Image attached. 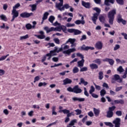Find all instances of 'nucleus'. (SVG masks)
I'll return each mask as SVG.
<instances>
[{
	"label": "nucleus",
	"instance_id": "nucleus-1",
	"mask_svg": "<svg viewBox=\"0 0 127 127\" xmlns=\"http://www.w3.org/2000/svg\"><path fill=\"white\" fill-rule=\"evenodd\" d=\"M59 1H60V2L56 3V7L59 10H60V11H62V10H65V8H66V9H68V8L71 7V6H70L68 3L64 4L63 5V3L64 2L63 0H59ZM61 6L63 7H61Z\"/></svg>",
	"mask_w": 127,
	"mask_h": 127
},
{
	"label": "nucleus",
	"instance_id": "nucleus-2",
	"mask_svg": "<svg viewBox=\"0 0 127 127\" xmlns=\"http://www.w3.org/2000/svg\"><path fill=\"white\" fill-rule=\"evenodd\" d=\"M117 14V10L116 9L112 10L109 11L107 14V16L109 18V23L111 25L114 24V20L115 19V14Z\"/></svg>",
	"mask_w": 127,
	"mask_h": 127
},
{
	"label": "nucleus",
	"instance_id": "nucleus-3",
	"mask_svg": "<svg viewBox=\"0 0 127 127\" xmlns=\"http://www.w3.org/2000/svg\"><path fill=\"white\" fill-rule=\"evenodd\" d=\"M67 91L74 94H81L82 89L79 88V85H75L73 88L69 87L67 88Z\"/></svg>",
	"mask_w": 127,
	"mask_h": 127
},
{
	"label": "nucleus",
	"instance_id": "nucleus-4",
	"mask_svg": "<svg viewBox=\"0 0 127 127\" xmlns=\"http://www.w3.org/2000/svg\"><path fill=\"white\" fill-rule=\"evenodd\" d=\"M70 46L68 45H65L63 49L64 51L63 53L64 54H67V55H70L71 53H73V52H75L76 51V49L75 48H72L71 49H69ZM66 49H68L66 50Z\"/></svg>",
	"mask_w": 127,
	"mask_h": 127
},
{
	"label": "nucleus",
	"instance_id": "nucleus-5",
	"mask_svg": "<svg viewBox=\"0 0 127 127\" xmlns=\"http://www.w3.org/2000/svg\"><path fill=\"white\" fill-rule=\"evenodd\" d=\"M116 81H117L118 83H123V78H121L120 75L115 74L112 78L111 83H112V84H115Z\"/></svg>",
	"mask_w": 127,
	"mask_h": 127
},
{
	"label": "nucleus",
	"instance_id": "nucleus-6",
	"mask_svg": "<svg viewBox=\"0 0 127 127\" xmlns=\"http://www.w3.org/2000/svg\"><path fill=\"white\" fill-rule=\"evenodd\" d=\"M76 42V39L75 38H69L65 42V44H68V43H70L71 48H75L77 44L75 43Z\"/></svg>",
	"mask_w": 127,
	"mask_h": 127
},
{
	"label": "nucleus",
	"instance_id": "nucleus-7",
	"mask_svg": "<svg viewBox=\"0 0 127 127\" xmlns=\"http://www.w3.org/2000/svg\"><path fill=\"white\" fill-rule=\"evenodd\" d=\"M67 32L69 33H73V35H79L82 33V31L76 29H68Z\"/></svg>",
	"mask_w": 127,
	"mask_h": 127
},
{
	"label": "nucleus",
	"instance_id": "nucleus-8",
	"mask_svg": "<svg viewBox=\"0 0 127 127\" xmlns=\"http://www.w3.org/2000/svg\"><path fill=\"white\" fill-rule=\"evenodd\" d=\"M11 14L13 16L12 19L11 20V21L12 22L14 21V19L16 18V17H18L19 13L17 10L12 9Z\"/></svg>",
	"mask_w": 127,
	"mask_h": 127
},
{
	"label": "nucleus",
	"instance_id": "nucleus-9",
	"mask_svg": "<svg viewBox=\"0 0 127 127\" xmlns=\"http://www.w3.org/2000/svg\"><path fill=\"white\" fill-rule=\"evenodd\" d=\"M117 22H118V23H121V22H122L124 25L127 24V21L122 18V15L120 14L117 16Z\"/></svg>",
	"mask_w": 127,
	"mask_h": 127
},
{
	"label": "nucleus",
	"instance_id": "nucleus-10",
	"mask_svg": "<svg viewBox=\"0 0 127 127\" xmlns=\"http://www.w3.org/2000/svg\"><path fill=\"white\" fill-rule=\"evenodd\" d=\"M31 15H33V13H27L26 12H23L20 14V16L23 18H27Z\"/></svg>",
	"mask_w": 127,
	"mask_h": 127
},
{
	"label": "nucleus",
	"instance_id": "nucleus-11",
	"mask_svg": "<svg viewBox=\"0 0 127 127\" xmlns=\"http://www.w3.org/2000/svg\"><path fill=\"white\" fill-rule=\"evenodd\" d=\"M113 123L115 125V127H121V119L118 118L115 119L113 121Z\"/></svg>",
	"mask_w": 127,
	"mask_h": 127
},
{
	"label": "nucleus",
	"instance_id": "nucleus-12",
	"mask_svg": "<svg viewBox=\"0 0 127 127\" xmlns=\"http://www.w3.org/2000/svg\"><path fill=\"white\" fill-rule=\"evenodd\" d=\"M81 50H84L85 51H88V50H94V49H95V48L93 47H89V46H87L86 47V46L85 45H83L82 46V47H81Z\"/></svg>",
	"mask_w": 127,
	"mask_h": 127
},
{
	"label": "nucleus",
	"instance_id": "nucleus-13",
	"mask_svg": "<svg viewBox=\"0 0 127 127\" xmlns=\"http://www.w3.org/2000/svg\"><path fill=\"white\" fill-rule=\"evenodd\" d=\"M73 102H85V98L73 97L72 98Z\"/></svg>",
	"mask_w": 127,
	"mask_h": 127
},
{
	"label": "nucleus",
	"instance_id": "nucleus-14",
	"mask_svg": "<svg viewBox=\"0 0 127 127\" xmlns=\"http://www.w3.org/2000/svg\"><path fill=\"white\" fill-rule=\"evenodd\" d=\"M95 48L96 49H98L99 50H101L103 48V43L101 41H99L95 44Z\"/></svg>",
	"mask_w": 127,
	"mask_h": 127
},
{
	"label": "nucleus",
	"instance_id": "nucleus-15",
	"mask_svg": "<svg viewBox=\"0 0 127 127\" xmlns=\"http://www.w3.org/2000/svg\"><path fill=\"white\" fill-rule=\"evenodd\" d=\"M98 16H99V14L94 13L93 14V16L91 17V19L94 24H96Z\"/></svg>",
	"mask_w": 127,
	"mask_h": 127
},
{
	"label": "nucleus",
	"instance_id": "nucleus-16",
	"mask_svg": "<svg viewBox=\"0 0 127 127\" xmlns=\"http://www.w3.org/2000/svg\"><path fill=\"white\" fill-rule=\"evenodd\" d=\"M63 85H68V84H71L72 81L68 78H65V79L63 80Z\"/></svg>",
	"mask_w": 127,
	"mask_h": 127
},
{
	"label": "nucleus",
	"instance_id": "nucleus-17",
	"mask_svg": "<svg viewBox=\"0 0 127 127\" xmlns=\"http://www.w3.org/2000/svg\"><path fill=\"white\" fill-rule=\"evenodd\" d=\"M84 63H85V60L82 59L81 61L77 62V67L82 68L84 66Z\"/></svg>",
	"mask_w": 127,
	"mask_h": 127
},
{
	"label": "nucleus",
	"instance_id": "nucleus-18",
	"mask_svg": "<svg viewBox=\"0 0 127 127\" xmlns=\"http://www.w3.org/2000/svg\"><path fill=\"white\" fill-rule=\"evenodd\" d=\"M44 29L46 30L47 33H49V32H51V31H54V27H52L50 28L48 27H45Z\"/></svg>",
	"mask_w": 127,
	"mask_h": 127
},
{
	"label": "nucleus",
	"instance_id": "nucleus-19",
	"mask_svg": "<svg viewBox=\"0 0 127 127\" xmlns=\"http://www.w3.org/2000/svg\"><path fill=\"white\" fill-rule=\"evenodd\" d=\"M93 112L95 117H99V115H100V110L99 109H97L95 108H93Z\"/></svg>",
	"mask_w": 127,
	"mask_h": 127
},
{
	"label": "nucleus",
	"instance_id": "nucleus-20",
	"mask_svg": "<svg viewBox=\"0 0 127 127\" xmlns=\"http://www.w3.org/2000/svg\"><path fill=\"white\" fill-rule=\"evenodd\" d=\"M81 3L83 6H84L86 8H90V3L89 2H86L84 1H82Z\"/></svg>",
	"mask_w": 127,
	"mask_h": 127
},
{
	"label": "nucleus",
	"instance_id": "nucleus-21",
	"mask_svg": "<svg viewBox=\"0 0 127 127\" xmlns=\"http://www.w3.org/2000/svg\"><path fill=\"white\" fill-rule=\"evenodd\" d=\"M99 19L100 22H101L102 23H105V22H106V18H105V16L102 15L99 16Z\"/></svg>",
	"mask_w": 127,
	"mask_h": 127
},
{
	"label": "nucleus",
	"instance_id": "nucleus-22",
	"mask_svg": "<svg viewBox=\"0 0 127 127\" xmlns=\"http://www.w3.org/2000/svg\"><path fill=\"white\" fill-rule=\"evenodd\" d=\"M115 104H121V105H124L125 104V101L123 99L116 100H114Z\"/></svg>",
	"mask_w": 127,
	"mask_h": 127
},
{
	"label": "nucleus",
	"instance_id": "nucleus-23",
	"mask_svg": "<svg viewBox=\"0 0 127 127\" xmlns=\"http://www.w3.org/2000/svg\"><path fill=\"white\" fill-rule=\"evenodd\" d=\"M74 23H75V24H82L83 25H84V24H85V20H76Z\"/></svg>",
	"mask_w": 127,
	"mask_h": 127
},
{
	"label": "nucleus",
	"instance_id": "nucleus-24",
	"mask_svg": "<svg viewBox=\"0 0 127 127\" xmlns=\"http://www.w3.org/2000/svg\"><path fill=\"white\" fill-rule=\"evenodd\" d=\"M50 55H51V56H56L57 54H56V52L55 51H51L50 52V53L47 54L46 56H49Z\"/></svg>",
	"mask_w": 127,
	"mask_h": 127
},
{
	"label": "nucleus",
	"instance_id": "nucleus-25",
	"mask_svg": "<svg viewBox=\"0 0 127 127\" xmlns=\"http://www.w3.org/2000/svg\"><path fill=\"white\" fill-rule=\"evenodd\" d=\"M49 15V13L48 12H45L42 18L43 20H46L48 18V16Z\"/></svg>",
	"mask_w": 127,
	"mask_h": 127
},
{
	"label": "nucleus",
	"instance_id": "nucleus-26",
	"mask_svg": "<svg viewBox=\"0 0 127 127\" xmlns=\"http://www.w3.org/2000/svg\"><path fill=\"white\" fill-rule=\"evenodd\" d=\"M59 113H63L64 115H68V113H70V110L67 109H64L59 111Z\"/></svg>",
	"mask_w": 127,
	"mask_h": 127
},
{
	"label": "nucleus",
	"instance_id": "nucleus-27",
	"mask_svg": "<svg viewBox=\"0 0 127 127\" xmlns=\"http://www.w3.org/2000/svg\"><path fill=\"white\" fill-rule=\"evenodd\" d=\"M26 28L27 29L29 30L31 28H35V25H31V24L28 23L26 25Z\"/></svg>",
	"mask_w": 127,
	"mask_h": 127
},
{
	"label": "nucleus",
	"instance_id": "nucleus-28",
	"mask_svg": "<svg viewBox=\"0 0 127 127\" xmlns=\"http://www.w3.org/2000/svg\"><path fill=\"white\" fill-rule=\"evenodd\" d=\"M91 69H92L93 70H94V69H98V65H97V64H90L89 65Z\"/></svg>",
	"mask_w": 127,
	"mask_h": 127
},
{
	"label": "nucleus",
	"instance_id": "nucleus-29",
	"mask_svg": "<svg viewBox=\"0 0 127 127\" xmlns=\"http://www.w3.org/2000/svg\"><path fill=\"white\" fill-rule=\"evenodd\" d=\"M114 116V113L111 111H108L107 113V118H112Z\"/></svg>",
	"mask_w": 127,
	"mask_h": 127
},
{
	"label": "nucleus",
	"instance_id": "nucleus-30",
	"mask_svg": "<svg viewBox=\"0 0 127 127\" xmlns=\"http://www.w3.org/2000/svg\"><path fill=\"white\" fill-rule=\"evenodd\" d=\"M29 6L31 7L32 11H34V10H36V6H37V4H30L29 5Z\"/></svg>",
	"mask_w": 127,
	"mask_h": 127
},
{
	"label": "nucleus",
	"instance_id": "nucleus-31",
	"mask_svg": "<svg viewBox=\"0 0 127 127\" xmlns=\"http://www.w3.org/2000/svg\"><path fill=\"white\" fill-rule=\"evenodd\" d=\"M92 62L93 63H96L97 64H98V65H101V64H102V61L100 59H97L93 61Z\"/></svg>",
	"mask_w": 127,
	"mask_h": 127
},
{
	"label": "nucleus",
	"instance_id": "nucleus-32",
	"mask_svg": "<svg viewBox=\"0 0 127 127\" xmlns=\"http://www.w3.org/2000/svg\"><path fill=\"white\" fill-rule=\"evenodd\" d=\"M98 75L99 80H103V78H104V73L103 71H100Z\"/></svg>",
	"mask_w": 127,
	"mask_h": 127
},
{
	"label": "nucleus",
	"instance_id": "nucleus-33",
	"mask_svg": "<svg viewBox=\"0 0 127 127\" xmlns=\"http://www.w3.org/2000/svg\"><path fill=\"white\" fill-rule=\"evenodd\" d=\"M118 72H119V73H123V72H125V69L123 68L122 66H120L117 68Z\"/></svg>",
	"mask_w": 127,
	"mask_h": 127
},
{
	"label": "nucleus",
	"instance_id": "nucleus-34",
	"mask_svg": "<svg viewBox=\"0 0 127 127\" xmlns=\"http://www.w3.org/2000/svg\"><path fill=\"white\" fill-rule=\"evenodd\" d=\"M72 72L73 74H76V73H78L79 72V68L77 66H75L73 67L72 69Z\"/></svg>",
	"mask_w": 127,
	"mask_h": 127
},
{
	"label": "nucleus",
	"instance_id": "nucleus-35",
	"mask_svg": "<svg viewBox=\"0 0 127 127\" xmlns=\"http://www.w3.org/2000/svg\"><path fill=\"white\" fill-rule=\"evenodd\" d=\"M48 20L49 21H50V22H51V23H53V21L55 20V17H54V16L52 15L49 17Z\"/></svg>",
	"mask_w": 127,
	"mask_h": 127
},
{
	"label": "nucleus",
	"instance_id": "nucleus-36",
	"mask_svg": "<svg viewBox=\"0 0 127 127\" xmlns=\"http://www.w3.org/2000/svg\"><path fill=\"white\" fill-rule=\"evenodd\" d=\"M93 10H95V11H96V12H97V13H95L98 14V15L100 14V13H101V9H100L98 7L93 8Z\"/></svg>",
	"mask_w": 127,
	"mask_h": 127
},
{
	"label": "nucleus",
	"instance_id": "nucleus-37",
	"mask_svg": "<svg viewBox=\"0 0 127 127\" xmlns=\"http://www.w3.org/2000/svg\"><path fill=\"white\" fill-rule=\"evenodd\" d=\"M106 94H107V92L106 91V90L105 89H102L100 91V96L101 97H104V96H105V95H106Z\"/></svg>",
	"mask_w": 127,
	"mask_h": 127
},
{
	"label": "nucleus",
	"instance_id": "nucleus-38",
	"mask_svg": "<svg viewBox=\"0 0 127 127\" xmlns=\"http://www.w3.org/2000/svg\"><path fill=\"white\" fill-rule=\"evenodd\" d=\"M0 18H1V19L2 20H3L4 21H7V18H6V16L3 14L0 15Z\"/></svg>",
	"mask_w": 127,
	"mask_h": 127
},
{
	"label": "nucleus",
	"instance_id": "nucleus-39",
	"mask_svg": "<svg viewBox=\"0 0 127 127\" xmlns=\"http://www.w3.org/2000/svg\"><path fill=\"white\" fill-rule=\"evenodd\" d=\"M114 0H105V4H106V5H109V2L114 3Z\"/></svg>",
	"mask_w": 127,
	"mask_h": 127
},
{
	"label": "nucleus",
	"instance_id": "nucleus-40",
	"mask_svg": "<svg viewBox=\"0 0 127 127\" xmlns=\"http://www.w3.org/2000/svg\"><path fill=\"white\" fill-rule=\"evenodd\" d=\"M35 36H36V37H37V38H39V39H44V38H45V35H35Z\"/></svg>",
	"mask_w": 127,
	"mask_h": 127
},
{
	"label": "nucleus",
	"instance_id": "nucleus-41",
	"mask_svg": "<svg viewBox=\"0 0 127 127\" xmlns=\"http://www.w3.org/2000/svg\"><path fill=\"white\" fill-rule=\"evenodd\" d=\"M80 81L81 83H82V84H83L84 85V86H87V85H88V82L85 81L84 78H80Z\"/></svg>",
	"mask_w": 127,
	"mask_h": 127
},
{
	"label": "nucleus",
	"instance_id": "nucleus-42",
	"mask_svg": "<svg viewBox=\"0 0 127 127\" xmlns=\"http://www.w3.org/2000/svg\"><path fill=\"white\" fill-rule=\"evenodd\" d=\"M76 123H77V120L74 119L70 122V123L69 124V126H74V125H75Z\"/></svg>",
	"mask_w": 127,
	"mask_h": 127
},
{
	"label": "nucleus",
	"instance_id": "nucleus-43",
	"mask_svg": "<svg viewBox=\"0 0 127 127\" xmlns=\"http://www.w3.org/2000/svg\"><path fill=\"white\" fill-rule=\"evenodd\" d=\"M86 71H88V67L86 66L80 68V72H85Z\"/></svg>",
	"mask_w": 127,
	"mask_h": 127
},
{
	"label": "nucleus",
	"instance_id": "nucleus-44",
	"mask_svg": "<svg viewBox=\"0 0 127 127\" xmlns=\"http://www.w3.org/2000/svg\"><path fill=\"white\" fill-rule=\"evenodd\" d=\"M95 92V87L94 86L92 85L90 87V89L89 90V94H92Z\"/></svg>",
	"mask_w": 127,
	"mask_h": 127
},
{
	"label": "nucleus",
	"instance_id": "nucleus-45",
	"mask_svg": "<svg viewBox=\"0 0 127 127\" xmlns=\"http://www.w3.org/2000/svg\"><path fill=\"white\" fill-rule=\"evenodd\" d=\"M74 111L76 113V116H79V115H81V114H82V110L80 109H76L74 110Z\"/></svg>",
	"mask_w": 127,
	"mask_h": 127
},
{
	"label": "nucleus",
	"instance_id": "nucleus-46",
	"mask_svg": "<svg viewBox=\"0 0 127 127\" xmlns=\"http://www.w3.org/2000/svg\"><path fill=\"white\" fill-rule=\"evenodd\" d=\"M47 83L44 82H40L38 84V87H42V86H44L45 87V86H47Z\"/></svg>",
	"mask_w": 127,
	"mask_h": 127
},
{
	"label": "nucleus",
	"instance_id": "nucleus-47",
	"mask_svg": "<svg viewBox=\"0 0 127 127\" xmlns=\"http://www.w3.org/2000/svg\"><path fill=\"white\" fill-rule=\"evenodd\" d=\"M105 125L110 127H114V125L111 122H105Z\"/></svg>",
	"mask_w": 127,
	"mask_h": 127
},
{
	"label": "nucleus",
	"instance_id": "nucleus-48",
	"mask_svg": "<svg viewBox=\"0 0 127 127\" xmlns=\"http://www.w3.org/2000/svg\"><path fill=\"white\" fill-rule=\"evenodd\" d=\"M116 62H117V63H120V64H125V63H126V61L124 60L121 61V60L119 59H116Z\"/></svg>",
	"mask_w": 127,
	"mask_h": 127
},
{
	"label": "nucleus",
	"instance_id": "nucleus-49",
	"mask_svg": "<svg viewBox=\"0 0 127 127\" xmlns=\"http://www.w3.org/2000/svg\"><path fill=\"white\" fill-rule=\"evenodd\" d=\"M53 41L56 44H60V40L59 39L56 38L54 39Z\"/></svg>",
	"mask_w": 127,
	"mask_h": 127
},
{
	"label": "nucleus",
	"instance_id": "nucleus-50",
	"mask_svg": "<svg viewBox=\"0 0 127 127\" xmlns=\"http://www.w3.org/2000/svg\"><path fill=\"white\" fill-rule=\"evenodd\" d=\"M19 6H20V4L19 3H17L13 7V9L16 10V8H18Z\"/></svg>",
	"mask_w": 127,
	"mask_h": 127
},
{
	"label": "nucleus",
	"instance_id": "nucleus-51",
	"mask_svg": "<svg viewBox=\"0 0 127 127\" xmlns=\"http://www.w3.org/2000/svg\"><path fill=\"white\" fill-rule=\"evenodd\" d=\"M8 56H9V54H7L5 56L1 57L0 58V61H3V60H5V59H6V57H8Z\"/></svg>",
	"mask_w": 127,
	"mask_h": 127
},
{
	"label": "nucleus",
	"instance_id": "nucleus-52",
	"mask_svg": "<svg viewBox=\"0 0 127 127\" xmlns=\"http://www.w3.org/2000/svg\"><path fill=\"white\" fill-rule=\"evenodd\" d=\"M28 35H26L25 36H21L20 37V40H23L24 39H27L28 38Z\"/></svg>",
	"mask_w": 127,
	"mask_h": 127
},
{
	"label": "nucleus",
	"instance_id": "nucleus-53",
	"mask_svg": "<svg viewBox=\"0 0 127 127\" xmlns=\"http://www.w3.org/2000/svg\"><path fill=\"white\" fill-rule=\"evenodd\" d=\"M84 91L85 96H86V97H89V93H88V91L87 90V88L86 87H84Z\"/></svg>",
	"mask_w": 127,
	"mask_h": 127
},
{
	"label": "nucleus",
	"instance_id": "nucleus-54",
	"mask_svg": "<svg viewBox=\"0 0 127 127\" xmlns=\"http://www.w3.org/2000/svg\"><path fill=\"white\" fill-rule=\"evenodd\" d=\"M116 115H117V116H118V117H121V116H122L123 115V112H122L121 111H117L116 112Z\"/></svg>",
	"mask_w": 127,
	"mask_h": 127
},
{
	"label": "nucleus",
	"instance_id": "nucleus-55",
	"mask_svg": "<svg viewBox=\"0 0 127 127\" xmlns=\"http://www.w3.org/2000/svg\"><path fill=\"white\" fill-rule=\"evenodd\" d=\"M108 62L110 65H111V66H113V65H114V64L115 63V61L112 59H109V61Z\"/></svg>",
	"mask_w": 127,
	"mask_h": 127
},
{
	"label": "nucleus",
	"instance_id": "nucleus-56",
	"mask_svg": "<svg viewBox=\"0 0 127 127\" xmlns=\"http://www.w3.org/2000/svg\"><path fill=\"white\" fill-rule=\"evenodd\" d=\"M61 30H63V32H65L67 30V28L65 26H61Z\"/></svg>",
	"mask_w": 127,
	"mask_h": 127
},
{
	"label": "nucleus",
	"instance_id": "nucleus-57",
	"mask_svg": "<svg viewBox=\"0 0 127 127\" xmlns=\"http://www.w3.org/2000/svg\"><path fill=\"white\" fill-rule=\"evenodd\" d=\"M127 67H126L125 69V71L124 72V74L122 76V78H123V79H126V78H127Z\"/></svg>",
	"mask_w": 127,
	"mask_h": 127
},
{
	"label": "nucleus",
	"instance_id": "nucleus-58",
	"mask_svg": "<svg viewBox=\"0 0 127 127\" xmlns=\"http://www.w3.org/2000/svg\"><path fill=\"white\" fill-rule=\"evenodd\" d=\"M61 26L57 27L56 28H54V31H61Z\"/></svg>",
	"mask_w": 127,
	"mask_h": 127
},
{
	"label": "nucleus",
	"instance_id": "nucleus-59",
	"mask_svg": "<svg viewBox=\"0 0 127 127\" xmlns=\"http://www.w3.org/2000/svg\"><path fill=\"white\" fill-rule=\"evenodd\" d=\"M115 110H116V106H115L109 108V112H113V111H115Z\"/></svg>",
	"mask_w": 127,
	"mask_h": 127
},
{
	"label": "nucleus",
	"instance_id": "nucleus-60",
	"mask_svg": "<svg viewBox=\"0 0 127 127\" xmlns=\"http://www.w3.org/2000/svg\"><path fill=\"white\" fill-rule=\"evenodd\" d=\"M40 80V76H37L34 78V83H36L37 81H39Z\"/></svg>",
	"mask_w": 127,
	"mask_h": 127
},
{
	"label": "nucleus",
	"instance_id": "nucleus-61",
	"mask_svg": "<svg viewBox=\"0 0 127 127\" xmlns=\"http://www.w3.org/2000/svg\"><path fill=\"white\" fill-rule=\"evenodd\" d=\"M72 116H75L74 112H72L71 113L69 112L68 114L66 115V117H67V118H70V117H72Z\"/></svg>",
	"mask_w": 127,
	"mask_h": 127
},
{
	"label": "nucleus",
	"instance_id": "nucleus-62",
	"mask_svg": "<svg viewBox=\"0 0 127 127\" xmlns=\"http://www.w3.org/2000/svg\"><path fill=\"white\" fill-rule=\"evenodd\" d=\"M94 85L96 90H97L98 91H100L101 90V86H100L99 85H97V84H96V83H94Z\"/></svg>",
	"mask_w": 127,
	"mask_h": 127
},
{
	"label": "nucleus",
	"instance_id": "nucleus-63",
	"mask_svg": "<svg viewBox=\"0 0 127 127\" xmlns=\"http://www.w3.org/2000/svg\"><path fill=\"white\" fill-rule=\"evenodd\" d=\"M73 26H75V24L74 23L71 24V23H68L66 24L67 27H73Z\"/></svg>",
	"mask_w": 127,
	"mask_h": 127
},
{
	"label": "nucleus",
	"instance_id": "nucleus-64",
	"mask_svg": "<svg viewBox=\"0 0 127 127\" xmlns=\"http://www.w3.org/2000/svg\"><path fill=\"white\" fill-rule=\"evenodd\" d=\"M52 61L54 62H58L59 61V58L58 57H54L52 58Z\"/></svg>",
	"mask_w": 127,
	"mask_h": 127
}]
</instances>
